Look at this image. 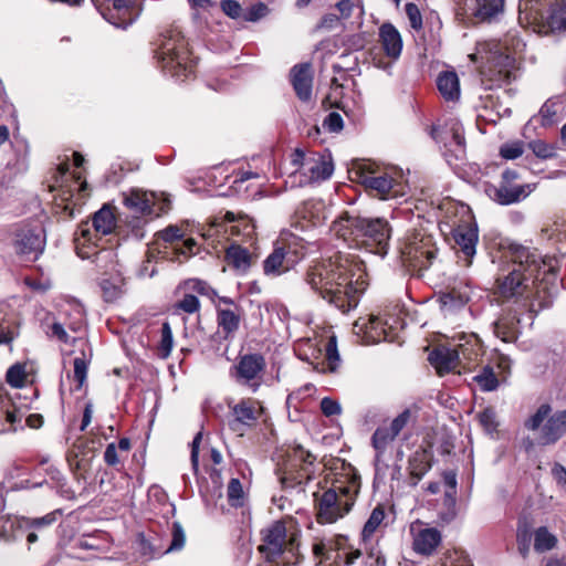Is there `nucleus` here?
Wrapping results in <instances>:
<instances>
[{
    "instance_id": "f257e3e1",
    "label": "nucleus",
    "mask_w": 566,
    "mask_h": 566,
    "mask_svg": "<svg viewBox=\"0 0 566 566\" xmlns=\"http://www.w3.org/2000/svg\"><path fill=\"white\" fill-rule=\"evenodd\" d=\"M505 265L496 276L499 295L512 301V306L524 308L533 324L534 316L552 305L555 292L548 287L543 273L553 274L556 260L544 258L536 249L511 243L504 252Z\"/></svg>"
},
{
    "instance_id": "f03ea898",
    "label": "nucleus",
    "mask_w": 566,
    "mask_h": 566,
    "mask_svg": "<svg viewBox=\"0 0 566 566\" xmlns=\"http://www.w3.org/2000/svg\"><path fill=\"white\" fill-rule=\"evenodd\" d=\"M365 275L360 264L339 255L311 268L305 281L324 300L347 313L357 307L367 287Z\"/></svg>"
},
{
    "instance_id": "7ed1b4c3",
    "label": "nucleus",
    "mask_w": 566,
    "mask_h": 566,
    "mask_svg": "<svg viewBox=\"0 0 566 566\" xmlns=\"http://www.w3.org/2000/svg\"><path fill=\"white\" fill-rule=\"evenodd\" d=\"M524 43L515 34L507 33L503 40L479 42L475 53L470 55L473 62L481 61L482 82L489 88L502 86L515 78V54Z\"/></svg>"
},
{
    "instance_id": "20e7f679",
    "label": "nucleus",
    "mask_w": 566,
    "mask_h": 566,
    "mask_svg": "<svg viewBox=\"0 0 566 566\" xmlns=\"http://www.w3.org/2000/svg\"><path fill=\"white\" fill-rule=\"evenodd\" d=\"M342 472L336 474L333 485L319 493H314L316 521L332 524L343 518L352 510L360 490V475L349 463L340 462Z\"/></svg>"
},
{
    "instance_id": "39448f33",
    "label": "nucleus",
    "mask_w": 566,
    "mask_h": 566,
    "mask_svg": "<svg viewBox=\"0 0 566 566\" xmlns=\"http://www.w3.org/2000/svg\"><path fill=\"white\" fill-rule=\"evenodd\" d=\"M151 46L157 66L165 74L185 81L193 72L188 42L180 30L171 28L160 32Z\"/></svg>"
},
{
    "instance_id": "423d86ee",
    "label": "nucleus",
    "mask_w": 566,
    "mask_h": 566,
    "mask_svg": "<svg viewBox=\"0 0 566 566\" xmlns=\"http://www.w3.org/2000/svg\"><path fill=\"white\" fill-rule=\"evenodd\" d=\"M334 230L345 240L347 234L355 235L369 252L381 258L388 252L389 227L384 218H363L346 213L334 223Z\"/></svg>"
},
{
    "instance_id": "0eeeda50",
    "label": "nucleus",
    "mask_w": 566,
    "mask_h": 566,
    "mask_svg": "<svg viewBox=\"0 0 566 566\" xmlns=\"http://www.w3.org/2000/svg\"><path fill=\"white\" fill-rule=\"evenodd\" d=\"M116 226V220L112 209L104 205L98 211L93 214L92 228L88 222H82L76 232L75 242L77 255L82 259L94 258V261L99 260L104 254H112L108 250L93 251L96 243L93 242L94 237H104L113 232Z\"/></svg>"
},
{
    "instance_id": "6e6552de",
    "label": "nucleus",
    "mask_w": 566,
    "mask_h": 566,
    "mask_svg": "<svg viewBox=\"0 0 566 566\" xmlns=\"http://www.w3.org/2000/svg\"><path fill=\"white\" fill-rule=\"evenodd\" d=\"M262 541L259 551L266 560L277 562L280 559L285 566H294L298 563L296 536L287 534L283 522H274L266 530H263Z\"/></svg>"
},
{
    "instance_id": "1a4fd4ad",
    "label": "nucleus",
    "mask_w": 566,
    "mask_h": 566,
    "mask_svg": "<svg viewBox=\"0 0 566 566\" xmlns=\"http://www.w3.org/2000/svg\"><path fill=\"white\" fill-rule=\"evenodd\" d=\"M315 460L316 458L301 444L289 448L276 469L282 486L294 488L310 481L315 472Z\"/></svg>"
},
{
    "instance_id": "9d476101",
    "label": "nucleus",
    "mask_w": 566,
    "mask_h": 566,
    "mask_svg": "<svg viewBox=\"0 0 566 566\" xmlns=\"http://www.w3.org/2000/svg\"><path fill=\"white\" fill-rule=\"evenodd\" d=\"M436 252L431 237L415 232L399 247V261L408 271L421 272L432 264Z\"/></svg>"
},
{
    "instance_id": "9b49d317",
    "label": "nucleus",
    "mask_w": 566,
    "mask_h": 566,
    "mask_svg": "<svg viewBox=\"0 0 566 566\" xmlns=\"http://www.w3.org/2000/svg\"><path fill=\"white\" fill-rule=\"evenodd\" d=\"M455 15L463 23L491 22L504 8V0H452Z\"/></svg>"
},
{
    "instance_id": "f8f14e48",
    "label": "nucleus",
    "mask_w": 566,
    "mask_h": 566,
    "mask_svg": "<svg viewBox=\"0 0 566 566\" xmlns=\"http://www.w3.org/2000/svg\"><path fill=\"white\" fill-rule=\"evenodd\" d=\"M45 231L39 224L22 223L14 232L13 247L15 253L27 261H35L45 248Z\"/></svg>"
},
{
    "instance_id": "ddd939ff",
    "label": "nucleus",
    "mask_w": 566,
    "mask_h": 566,
    "mask_svg": "<svg viewBox=\"0 0 566 566\" xmlns=\"http://www.w3.org/2000/svg\"><path fill=\"white\" fill-rule=\"evenodd\" d=\"M186 543L185 531L179 522H174L171 527V539L165 545L158 536H145L138 534L137 544L142 556L147 559L161 557L165 554L181 551Z\"/></svg>"
},
{
    "instance_id": "4468645a",
    "label": "nucleus",
    "mask_w": 566,
    "mask_h": 566,
    "mask_svg": "<svg viewBox=\"0 0 566 566\" xmlns=\"http://www.w3.org/2000/svg\"><path fill=\"white\" fill-rule=\"evenodd\" d=\"M105 8L97 7L102 17L116 28L132 25L143 11V3L137 0H104Z\"/></svg>"
},
{
    "instance_id": "2eb2a0df",
    "label": "nucleus",
    "mask_w": 566,
    "mask_h": 566,
    "mask_svg": "<svg viewBox=\"0 0 566 566\" xmlns=\"http://www.w3.org/2000/svg\"><path fill=\"white\" fill-rule=\"evenodd\" d=\"M305 255L304 248H292L291 244L276 247L263 261L265 275L279 276L293 269Z\"/></svg>"
},
{
    "instance_id": "dca6fc26",
    "label": "nucleus",
    "mask_w": 566,
    "mask_h": 566,
    "mask_svg": "<svg viewBox=\"0 0 566 566\" xmlns=\"http://www.w3.org/2000/svg\"><path fill=\"white\" fill-rule=\"evenodd\" d=\"M371 441L376 451L374 460L375 475L373 481V489L376 492L387 484V472L389 469L387 455V448L389 446L388 427H378Z\"/></svg>"
},
{
    "instance_id": "f3484780",
    "label": "nucleus",
    "mask_w": 566,
    "mask_h": 566,
    "mask_svg": "<svg viewBox=\"0 0 566 566\" xmlns=\"http://www.w3.org/2000/svg\"><path fill=\"white\" fill-rule=\"evenodd\" d=\"M527 312L518 306H510L504 314L493 323L494 335L504 343H513L520 335L522 316Z\"/></svg>"
},
{
    "instance_id": "a211bd4d",
    "label": "nucleus",
    "mask_w": 566,
    "mask_h": 566,
    "mask_svg": "<svg viewBox=\"0 0 566 566\" xmlns=\"http://www.w3.org/2000/svg\"><path fill=\"white\" fill-rule=\"evenodd\" d=\"M387 318L385 315L371 314L368 318H359L354 331L361 336L365 344H378L387 340Z\"/></svg>"
},
{
    "instance_id": "6ab92c4d",
    "label": "nucleus",
    "mask_w": 566,
    "mask_h": 566,
    "mask_svg": "<svg viewBox=\"0 0 566 566\" xmlns=\"http://www.w3.org/2000/svg\"><path fill=\"white\" fill-rule=\"evenodd\" d=\"M535 188V185H512L501 182L497 187L490 186L486 188L488 196L502 206H510L524 200Z\"/></svg>"
},
{
    "instance_id": "aec40b11",
    "label": "nucleus",
    "mask_w": 566,
    "mask_h": 566,
    "mask_svg": "<svg viewBox=\"0 0 566 566\" xmlns=\"http://www.w3.org/2000/svg\"><path fill=\"white\" fill-rule=\"evenodd\" d=\"M358 182L366 188L377 191L381 199H387L389 193V180L384 176H374V165L366 160L358 161L353 171Z\"/></svg>"
},
{
    "instance_id": "412c9836",
    "label": "nucleus",
    "mask_w": 566,
    "mask_h": 566,
    "mask_svg": "<svg viewBox=\"0 0 566 566\" xmlns=\"http://www.w3.org/2000/svg\"><path fill=\"white\" fill-rule=\"evenodd\" d=\"M43 424V417L40 413H32L27 407H17L8 398L0 396V424Z\"/></svg>"
},
{
    "instance_id": "4be33fe9",
    "label": "nucleus",
    "mask_w": 566,
    "mask_h": 566,
    "mask_svg": "<svg viewBox=\"0 0 566 566\" xmlns=\"http://www.w3.org/2000/svg\"><path fill=\"white\" fill-rule=\"evenodd\" d=\"M478 232V226L473 222H463L453 229V239L465 256L467 265L471 264V259L476 252Z\"/></svg>"
},
{
    "instance_id": "5701e85b",
    "label": "nucleus",
    "mask_w": 566,
    "mask_h": 566,
    "mask_svg": "<svg viewBox=\"0 0 566 566\" xmlns=\"http://www.w3.org/2000/svg\"><path fill=\"white\" fill-rule=\"evenodd\" d=\"M291 83L300 101L307 103L312 98L313 74L311 64H296L291 70Z\"/></svg>"
},
{
    "instance_id": "b1692460",
    "label": "nucleus",
    "mask_w": 566,
    "mask_h": 566,
    "mask_svg": "<svg viewBox=\"0 0 566 566\" xmlns=\"http://www.w3.org/2000/svg\"><path fill=\"white\" fill-rule=\"evenodd\" d=\"M345 537L339 536L336 539H322L313 545V554L318 558L316 566H342L336 558L340 557L339 549H343Z\"/></svg>"
},
{
    "instance_id": "393cba45",
    "label": "nucleus",
    "mask_w": 566,
    "mask_h": 566,
    "mask_svg": "<svg viewBox=\"0 0 566 566\" xmlns=\"http://www.w3.org/2000/svg\"><path fill=\"white\" fill-rule=\"evenodd\" d=\"M265 367V360L260 354H248L240 357L235 370L239 380L250 382L254 380L258 375Z\"/></svg>"
},
{
    "instance_id": "a878e982",
    "label": "nucleus",
    "mask_w": 566,
    "mask_h": 566,
    "mask_svg": "<svg viewBox=\"0 0 566 566\" xmlns=\"http://www.w3.org/2000/svg\"><path fill=\"white\" fill-rule=\"evenodd\" d=\"M532 437L524 440L526 450L535 446H548L559 440L566 432V427H531Z\"/></svg>"
},
{
    "instance_id": "bb28decb",
    "label": "nucleus",
    "mask_w": 566,
    "mask_h": 566,
    "mask_svg": "<svg viewBox=\"0 0 566 566\" xmlns=\"http://www.w3.org/2000/svg\"><path fill=\"white\" fill-rule=\"evenodd\" d=\"M441 539L442 536L439 530L426 527L413 534L412 546L418 554L429 556L440 545Z\"/></svg>"
},
{
    "instance_id": "cd10ccee",
    "label": "nucleus",
    "mask_w": 566,
    "mask_h": 566,
    "mask_svg": "<svg viewBox=\"0 0 566 566\" xmlns=\"http://www.w3.org/2000/svg\"><path fill=\"white\" fill-rule=\"evenodd\" d=\"M235 420L241 424L250 421L266 422L263 407L258 401L242 400L232 409Z\"/></svg>"
},
{
    "instance_id": "c85d7f7f",
    "label": "nucleus",
    "mask_w": 566,
    "mask_h": 566,
    "mask_svg": "<svg viewBox=\"0 0 566 566\" xmlns=\"http://www.w3.org/2000/svg\"><path fill=\"white\" fill-rule=\"evenodd\" d=\"M428 359L430 364L436 367L439 374H443L457 368L459 354L454 349L439 347L429 354Z\"/></svg>"
},
{
    "instance_id": "c756f323",
    "label": "nucleus",
    "mask_w": 566,
    "mask_h": 566,
    "mask_svg": "<svg viewBox=\"0 0 566 566\" xmlns=\"http://www.w3.org/2000/svg\"><path fill=\"white\" fill-rule=\"evenodd\" d=\"M153 193L148 195L146 191L139 189H132L124 198V205L137 214H151Z\"/></svg>"
},
{
    "instance_id": "7c9ffc66",
    "label": "nucleus",
    "mask_w": 566,
    "mask_h": 566,
    "mask_svg": "<svg viewBox=\"0 0 566 566\" xmlns=\"http://www.w3.org/2000/svg\"><path fill=\"white\" fill-rule=\"evenodd\" d=\"M241 316L229 308H217V323L224 339H232L240 327Z\"/></svg>"
},
{
    "instance_id": "2f4dec72",
    "label": "nucleus",
    "mask_w": 566,
    "mask_h": 566,
    "mask_svg": "<svg viewBox=\"0 0 566 566\" xmlns=\"http://www.w3.org/2000/svg\"><path fill=\"white\" fill-rule=\"evenodd\" d=\"M437 87L447 101H457L460 97V83L455 72L444 71L437 78Z\"/></svg>"
},
{
    "instance_id": "473e14b6",
    "label": "nucleus",
    "mask_w": 566,
    "mask_h": 566,
    "mask_svg": "<svg viewBox=\"0 0 566 566\" xmlns=\"http://www.w3.org/2000/svg\"><path fill=\"white\" fill-rule=\"evenodd\" d=\"M295 155L300 158H303L306 163L303 165L307 166V170L311 174V179L318 181V180H326L331 178L334 171V165L331 159H325L324 157L319 158L315 161H308L304 158V153L300 149H296Z\"/></svg>"
},
{
    "instance_id": "72a5a7b5",
    "label": "nucleus",
    "mask_w": 566,
    "mask_h": 566,
    "mask_svg": "<svg viewBox=\"0 0 566 566\" xmlns=\"http://www.w3.org/2000/svg\"><path fill=\"white\" fill-rule=\"evenodd\" d=\"M391 200L399 205L407 202L410 196V187L401 168L391 165Z\"/></svg>"
},
{
    "instance_id": "f704fd0d",
    "label": "nucleus",
    "mask_w": 566,
    "mask_h": 566,
    "mask_svg": "<svg viewBox=\"0 0 566 566\" xmlns=\"http://www.w3.org/2000/svg\"><path fill=\"white\" fill-rule=\"evenodd\" d=\"M340 365V357L337 349L336 336H331L325 345V361L315 366V369L321 373H335Z\"/></svg>"
},
{
    "instance_id": "c9c22d12",
    "label": "nucleus",
    "mask_w": 566,
    "mask_h": 566,
    "mask_svg": "<svg viewBox=\"0 0 566 566\" xmlns=\"http://www.w3.org/2000/svg\"><path fill=\"white\" fill-rule=\"evenodd\" d=\"M551 411L552 407L548 403L541 405L536 412L527 419L525 424H543L546 419L547 424H566V409L556 411L548 418Z\"/></svg>"
},
{
    "instance_id": "e433bc0d",
    "label": "nucleus",
    "mask_w": 566,
    "mask_h": 566,
    "mask_svg": "<svg viewBox=\"0 0 566 566\" xmlns=\"http://www.w3.org/2000/svg\"><path fill=\"white\" fill-rule=\"evenodd\" d=\"M381 46L374 51L373 63L376 67L387 70L389 66V22L382 23L379 29Z\"/></svg>"
},
{
    "instance_id": "4c0bfd02",
    "label": "nucleus",
    "mask_w": 566,
    "mask_h": 566,
    "mask_svg": "<svg viewBox=\"0 0 566 566\" xmlns=\"http://www.w3.org/2000/svg\"><path fill=\"white\" fill-rule=\"evenodd\" d=\"M385 516V510L381 504H378L371 511V514L366 521L360 533V541L364 545H367L370 542L376 531L380 527L381 523L384 522Z\"/></svg>"
},
{
    "instance_id": "58836bf2",
    "label": "nucleus",
    "mask_w": 566,
    "mask_h": 566,
    "mask_svg": "<svg viewBox=\"0 0 566 566\" xmlns=\"http://www.w3.org/2000/svg\"><path fill=\"white\" fill-rule=\"evenodd\" d=\"M226 258L229 265L241 272H245L251 265L250 252L240 245H230Z\"/></svg>"
},
{
    "instance_id": "ea45409f",
    "label": "nucleus",
    "mask_w": 566,
    "mask_h": 566,
    "mask_svg": "<svg viewBox=\"0 0 566 566\" xmlns=\"http://www.w3.org/2000/svg\"><path fill=\"white\" fill-rule=\"evenodd\" d=\"M431 468V455L428 451L421 450L415 452L413 457L409 460V470L412 478L416 479L413 484L420 480L426 472Z\"/></svg>"
},
{
    "instance_id": "a19ab883",
    "label": "nucleus",
    "mask_w": 566,
    "mask_h": 566,
    "mask_svg": "<svg viewBox=\"0 0 566 566\" xmlns=\"http://www.w3.org/2000/svg\"><path fill=\"white\" fill-rule=\"evenodd\" d=\"M61 515L60 510H55L53 512L48 513L46 515L42 517H35V518H22L19 523L20 528H32L36 530L38 532L42 531L43 528L49 527L53 523L56 522L57 516Z\"/></svg>"
},
{
    "instance_id": "79ce46f5",
    "label": "nucleus",
    "mask_w": 566,
    "mask_h": 566,
    "mask_svg": "<svg viewBox=\"0 0 566 566\" xmlns=\"http://www.w3.org/2000/svg\"><path fill=\"white\" fill-rule=\"evenodd\" d=\"M557 544V538L547 527L542 526L535 531L534 534V549L538 553H544L553 549Z\"/></svg>"
},
{
    "instance_id": "37998d69",
    "label": "nucleus",
    "mask_w": 566,
    "mask_h": 566,
    "mask_svg": "<svg viewBox=\"0 0 566 566\" xmlns=\"http://www.w3.org/2000/svg\"><path fill=\"white\" fill-rule=\"evenodd\" d=\"M174 347V336L170 324L168 321H165L160 328V340L157 346L158 357L161 359H167Z\"/></svg>"
},
{
    "instance_id": "c03bdc74",
    "label": "nucleus",
    "mask_w": 566,
    "mask_h": 566,
    "mask_svg": "<svg viewBox=\"0 0 566 566\" xmlns=\"http://www.w3.org/2000/svg\"><path fill=\"white\" fill-rule=\"evenodd\" d=\"M91 357V353L86 354L85 352H81L73 360L74 379L77 381L78 387H82L86 380Z\"/></svg>"
},
{
    "instance_id": "a18cd8bd",
    "label": "nucleus",
    "mask_w": 566,
    "mask_h": 566,
    "mask_svg": "<svg viewBox=\"0 0 566 566\" xmlns=\"http://www.w3.org/2000/svg\"><path fill=\"white\" fill-rule=\"evenodd\" d=\"M473 379L484 391L495 390L499 386L497 377L490 366H484Z\"/></svg>"
},
{
    "instance_id": "49530a36",
    "label": "nucleus",
    "mask_w": 566,
    "mask_h": 566,
    "mask_svg": "<svg viewBox=\"0 0 566 566\" xmlns=\"http://www.w3.org/2000/svg\"><path fill=\"white\" fill-rule=\"evenodd\" d=\"M103 298L105 302H114L118 300L122 294V280L112 281L109 279H103L99 282Z\"/></svg>"
},
{
    "instance_id": "de8ad7c7",
    "label": "nucleus",
    "mask_w": 566,
    "mask_h": 566,
    "mask_svg": "<svg viewBox=\"0 0 566 566\" xmlns=\"http://www.w3.org/2000/svg\"><path fill=\"white\" fill-rule=\"evenodd\" d=\"M547 25L553 32L566 31V4L555 7L551 10L547 18Z\"/></svg>"
},
{
    "instance_id": "09e8293b",
    "label": "nucleus",
    "mask_w": 566,
    "mask_h": 566,
    "mask_svg": "<svg viewBox=\"0 0 566 566\" xmlns=\"http://www.w3.org/2000/svg\"><path fill=\"white\" fill-rule=\"evenodd\" d=\"M364 548L366 551L365 566H386V555L378 547V542L375 544L369 542L364 545Z\"/></svg>"
},
{
    "instance_id": "8fccbe9b",
    "label": "nucleus",
    "mask_w": 566,
    "mask_h": 566,
    "mask_svg": "<svg viewBox=\"0 0 566 566\" xmlns=\"http://www.w3.org/2000/svg\"><path fill=\"white\" fill-rule=\"evenodd\" d=\"M25 379L27 373L24 364L17 363L7 370L6 380L13 388L23 387Z\"/></svg>"
},
{
    "instance_id": "3c124183",
    "label": "nucleus",
    "mask_w": 566,
    "mask_h": 566,
    "mask_svg": "<svg viewBox=\"0 0 566 566\" xmlns=\"http://www.w3.org/2000/svg\"><path fill=\"white\" fill-rule=\"evenodd\" d=\"M269 13V7L264 2L258 1L244 9L242 21L258 22L261 19L265 18Z\"/></svg>"
},
{
    "instance_id": "603ef678",
    "label": "nucleus",
    "mask_w": 566,
    "mask_h": 566,
    "mask_svg": "<svg viewBox=\"0 0 566 566\" xmlns=\"http://www.w3.org/2000/svg\"><path fill=\"white\" fill-rule=\"evenodd\" d=\"M443 481L447 486L444 493V501L448 505L454 506L457 492V474L453 471H447L443 473Z\"/></svg>"
},
{
    "instance_id": "864d4df0",
    "label": "nucleus",
    "mask_w": 566,
    "mask_h": 566,
    "mask_svg": "<svg viewBox=\"0 0 566 566\" xmlns=\"http://www.w3.org/2000/svg\"><path fill=\"white\" fill-rule=\"evenodd\" d=\"M557 112H558V103L553 99L546 101L539 109V115L542 117V125L543 126L552 125L555 122Z\"/></svg>"
},
{
    "instance_id": "5fc2aeb1",
    "label": "nucleus",
    "mask_w": 566,
    "mask_h": 566,
    "mask_svg": "<svg viewBox=\"0 0 566 566\" xmlns=\"http://www.w3.org/2000/svg\"><path fill=\"white\" fill-rule=\"evenodd\" d=\"M405 12L409 20L410 27L416 31L421 30L423 27V22L418 6L412 2H408L405 6Z\"/></svg>"
},
{
    "instance_id": "6e6d98bb",
    "label": "nucleus",
    "mask_w": 566,
    "mask_h": 566,
    "mask_svg": "<svg viewBox=\"0 0 566 566\" xmlns=\"http://www.w3.org/2000/svg\"><path fill=\"white\" fill-rule=\"evenodd\" d=\"M451 142L450 145L457 147L455 151L464 153L465 138L462 125L458 122H452L450 126Z\"/></svg>"
},
{
    "instance_id": "4d7b16f0",
    "label": "nucleus",
    "mask_w": 566,
    "mask_h": 566,
    "mask_svg": "<svg viewBox=\"0 0 566 566\" xmlns=\"http://www.w3.org/2000/svg\"><path fill=\"white\" fill-rule=\"evenodd\" d=\"M335 7L339 11L342 19H348L355 8H358L360 13L364 11L361 0H339Z\"/></svg>"
},
{
    "instance_id": "13d9d810",
    "label": "nucleus",
    "mask_w": 566,
    "mask_h": 566,
    "mask_svg": "<svg viewBox=\"0 0 566 566\" xmlns=\"http://www.w3.org/2000/svg\"><path fill=\"white\" fill-rule=\"evenodd\" d=\"M530 148L541 159H548L555 156V148L543 140L531 142Z\"/></svg>"
},
{
    "instance_id": "bf43d9fd",
    "label": "nucleus",
    "mask_w": 566,
    "mask_h": 566,
    "mask_svg": "<svg viewBox=\"0 0 566 566\" xmlns=\"http://www.w3.org/2000/svg\"><path fill=\"white\" fill-rule=\"evenodd\" d=\"M188 284L190 290L197 292L200 295H205L212 301L218 296L217 291L202 280L193 279L190 280Z\"/></svg>"
},
{
    "instance_id": "052dcab7",
    "label": "nucleus",
    "mask_w": 566,
    "mask_h": 566,
    "mask_svg": "<svg viewBox=\"0 0 566 566\" xmlns=\"http://www.w3.org/2000/svg\"><path fill=\"white\" fill-rule=\"evenodd\" d=\"M322 125L329 133H339L344 127V120L339 113L331 112L324 118Z\"/></svg>"
},
{
    "instance_id": "680f3d73",
    "label": "nucleus",
    "mask_w": 566,
    "mask_h": 566,
    "mask_svg": "<svg viewBox=\"0 0 566 566\" xmlns=\"http://www.w3.org/2000/svg\"><path fill=\"white\" fill-rule=\"evenodd\" d=\"M220 7L224 14L231 19H243L244 9L237 0H222Z\"/></svg>"
},
{
    "instance_id": "e2e57ef3",
    "label": "nucleus",
    "mask_w": 566,
    "mask_h": 566,
    "mask_svg": "<svg viewBox=\"0 0 566 566\" xmlns=\"http://www.w3.org/2000/svg\"><path fill=\"white\" fill-rule=\"evenodd\" d=\"M177 308L185 313L192 314L199 311L200 302L193 294H185L184 297L177 303Z\"/></svg>"
},
{
    "instance_id": "0e129e2a",
    "label": "nucleus",
    "mask_w": 566,
    "mask_h": 566,
    "mask_svg": "<svg viewBox=\"0 0 566 566\" xmlns=\"http://www.w3.org/2000/svg\"><path fill=\"white\" fill-rule=\"evenodd\" d=\"M523 151V144L520 142L507 143L500 148V155L505 159H516Z\"/></svg>"
},
{
    "instance_id": "69168bd1",
    "label": "nucleus",
    "mask_w": 566,
    "mask_h": 566,
    "mask_svg": "<svg viewBox=\"0 0 566 566\" xmlns=\"http://www.w3.org/2000/svg\"><path fill=\"white\" fill-rule=\"evenodd\" d=\"M321 410L326 417L338 416L342 413V406L337 400L324 397L321 400Z\"/></svg>"
},
{
    "instance_id": "338daca9",
    "label": "nucleus",
    "mask_w": 566,
    "mask_h": 566,
    "mask_svg": "<svg viewBox=\"0 0 566 566\" xmlns=\"http://www.w3.org/2000/svg\"><path fill=\"white\" fill-rule=\"evenodd\" d=\"M74 546L85 551H98L101 548L99 541L92 535H83L74 542Z\"/></svg>"
},
{
    "instance_id": "774afa93",
    "label": "nucleus",
    "mask_w": 566,
    "mask_h": 566,
    "mask_svg": "<svg viewBox=\"0 0 566 566\" xmlns=\"http://www.w3.org/2000/svg\"><path fill=\"white\" fill-rule=\"evenodd\" d=\"M386 410L378 406H370L365 412V422L376 424L385 420Z\"/></svg>"
}]
</instances>
